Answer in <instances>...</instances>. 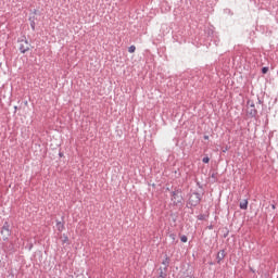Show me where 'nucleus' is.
<instances>
[{
	"label": "nucleus",
	"mask_w": 278,
	"mask_h": 278,
	"mask_svg": "<svg viewBox=\"0 0 278 278\" xmlns=\"http://www.w3.org/2000/svg\"><path fill=\"white\" fill-rule=\"evenodd\" d=\"M28 21H29V22H31V21H33V22H36V16H35V15L29 16Z\"/></svg>",
	"instance_id": "a211bd4d"
},
{
	"label": "nucleus",
	"mask_w": 278,
	"mask_h": 278,
	"mask_svg": "<svg viewBox=\"0 0 278 278\" xmlns=\"http://www.w3.org/2000/svg\"><path fill=\"white\" fill-rule=\"evenodd\" d=\"M33 14H38V10L35 9V10L33 11Z\"/></svg>",
	"instance_id": "393cba45"
},
{
	"label": "nucleus",
	"mask_w": 278,
	"mask_h": 278,
	"mask_svg": "<svg viewBox=\"0 0 278 278\" xmlns=\"http://www.w3.org/2000/svg\"><path fill=\"white\" fill-rule=\"evenodd\" d=\"M203 164H210V156H204L202 159Z\"/></svg>",
	"instance_id": "4468645a"
},
{
	"label": "nucleus",
	"mask_w": 278,
	"mask_h": 278,
	"mask_svg": "<svg viewBox=\"0 0 278 278\" xmlns=\"http://www.w3.org/2000/svg\"><path fill=\"white\" fill-rule=\"evenodd\" d=\"M56 229H58V231L62 232V230L65 229L64 222L56 219Z\"/></svg>",
	"instance_id": "1a4fd4ad"
},
{
	"label": "nucleus",
	"mask_w": 278,
	"mask_h": 278,
	"mask_svg": "<svg viewBox=\"0 0 278 278\" xmlns=\"http://www.w3.org/2000/svg\"><path fill=\"white\" fill-rule=\"evenodd\" d=\"M169 237H170L173 240H175V235L172 233Z\"/></svg>",
	"instance_id": "bb28decb"
},
{
	"label": "nucleus",
	"mask_w": 278,
	"mask_h": 278,
	"mask_svg": "<svg viewBox=\"0 0 278 278\" xmlns=\"http://www.w3.org/2000/svg\"><path fill=\"white\" fill-rule=\"evenodd\" d=\"M197 186H199V188H202L201 182H197Z\"/></svg>",
	"instance_id": "c85d7f7f"
},
{
	"label": "nucleus",
	"mask_w": 278,
	"mask_h": 278,
	"mask_svg": "<svg viewBox=\"0 0 278 278\" xmlns=\"http://www.w3.org/2000/svg\"><path fill=\"white\" fill-rule=\"evenodd\" d=\"M14 248V245L13 244H11V249H13Z\"/></svg>",
	"instance_id": "2f4dec72"
},
{
	"label": "nucleus",
	"mask_w": 278,
	"mask_h": 278,
	"mask_svg": "<svg viewBox=\"0 0 278 278\" xmlns=\"http://www.w3.org/2000/svg\"><path fill=\"white\" fill-rule=\"evenodd\" d=\"M216 260H217V264H220V262L225 260V250H222L217 253Z\"/></svg>",
	"instance_id": "6e6552de"
},
{
	"label": "nucleus",
	"mask_w": 278,
	"mask_h": 278,
	"mask_svg": "<svg viewBox=\"0 0 278 278\" xmlns=\"http://www.w3.org/2000/svg\"><path fill=\"white\" fill-rule=\"evenodd\" d=\"M262 74L263 75H266L267 73H268V66H264V67H262Z\"/></svg>",
	"instance_id": "2eb2a0df"
},
{
	"label": "nucleus",
	"mask_w": 278,
	"mask_h": 278,
	"mask_svg": "<svg viewBox=\"0 0 278 278\" xmlns=\"http://www.w3.org/2000/svg\"><path fill=\"white\" fill-rule=\"evenodd\" d=\"M77 278H86L84 275H78Z\"/></svg>",
	"instance_id": "a878e982"
},
{
	"label": "nucleus",
	"mask_w": 278,
	"mask_h": 278,
	"mask_svg": "<svg viewBox=\"0 0 278 278\" xmlns=\"http://www.w3.org/2000/svg\"><path fill=\"white\" fill-rule=\"evenodd\" d=\"M207 229H210V230L214 229V225L207 226Z\"/></svg>",
	"instance_id": "412c9836"
},
{
	"label": "nucleus",
	"mask_w": 278,
	"mask_h": 278,
	"mask_svg": "<svg viewBox=\"0 0 278 278\" xmlns=\"http://www.w3.org/2000/svg\"><path fill=\"white\" fill-rule=\"evenodd\" d=\"M200 203H201V193L194 191L189 197V205H191V207H197V205H199Z\"/></svg>",
	"instance_id": "39448f33"
},
{
	"label": "nucleus",
	"mask_w": 278,
	"mask_h": 278,
	"mask_svg": "<svg viewBox=\"0 0 278 278\" xmlns=\"http://www.w3.org/2000/svg\"><path fill=\"white\" fill-rule=\"evenodd\" d=\"M128 53H136V46H130L128 48Z\"/></svg>",
	"instance_id": "9b49d317"
},
{
	"label": "nucleus",
	"mask_w": 278,
	"mask_h": 278,
	"mask_svg": "<svg viewBox=\"0 0 278 278\" xmlns=\"http://www.w3.org/2000/svg\"><path fill=\"white\" fill-rule=\"evenodd\" d=\"M180 241L184 243L188 242V237L186 235L180 236Z\"/></svg>",
	"instance_id": "ddd939ff"
},
{
	"label": "nucleus",
	"mask_w": 278,
	"mask_h": 278,
	"mask_svg": "<svg viewBox=\"0 0 278 278\" xmlns=\"http://www.w3.org/2000/svg\"><path fill=\"white\" fill-rule=\"evenodd\" d=\"M211 177H212V179H216V174L213 173V174L211 175Z\"/></svg>",
	"instance_id": "4be33fe9"
},
{
	"label": "nucleus",
	"mask_w": 278,
	"mask_h": 278,
	"mask_svg": "<svg viewBox=\"0 0 278 278\" xmlns=\"http://www.w3.org/2000/svg\"><path fill=\"white\" fill-rule=\"evenodd\" d=\"M239 207H240V210H249V200L244 199L243 201H241L239 203Z\"/></svg>",
	"instance_id": "0eeeda50"
},
{
	"label": "nucleus",
	"mask_w": 278,
	"mask_h": 278,
	"mask_svg": "<svg viewBox=\"0 0 278 278\" xmlns=\"http://www.w3.org/2000/svg\"><path fill=\"white\" fill-rule=\"evenodd\" d=\"M0 264H1V260H0Z\"/></svg>",
	"instance_id": "473e14b6"
},
{
	"label": "nucleus",
	"mask_w": 278,
	"mask_h": 278,
	"mask_svg": "<svg viewBox=\"0 0 278 278\" xmlns=\"http://www.w3.org/2000/svg\"><path fill=\"white\" fill-rule=\"evenodd\" d=\"M63 244L68 243V236L63 235V240H62Z\"/></svg>",
	"instance_id": "dca6fc26"
},
{
	"label": "nucleus",
	"mask_w": 278,
	"mask_h": 278,
	"mask_svg": "<svg viewBox=\"0 0 278 278\" xmlns=\"http://www.w3.org/2000/svg\"><path fill=\"white\" fill-rule=\"evenodd\" d=\"M247 114L250 118H257V109H255V102L248 100L247 102Z\"/></svg>",
	"instance_id": "20e7f679"
},
{
	"label": "nucleus",
	"mask_w": 278,
	"mask_h": 278,
	"mask_svg": "<svg viewBox=\"0 0 278 278\" xmlns=\"http://www.w3.org/2000/svg\"><path fill=\"white\" fill-rule=\"evenodd\" d=\"M29 24H30L31 30L36 31V22L31 21V22H29Z\"/></svg>",
	"instance_id": "f8f14e48"
},
{
	"label": "nucleus",
	"mask_w": 278,
	"mask_h": 278,
	"mask_svg": "<svg viewBox=\"0 0 278 278\" xmlns=\"http://www.w3.org/2000/svg\"><path fill=\"white\" fill-rule=\"evenodd\" d=\"M250 270H251L252 273H255V270H253V268H250Z\"/></svg>",
	"instance_id": "7c9ffc66"
},
{
	"label": "nucleus",
	"mask_w": 278,
	"mask_h": 278,
	"mask_svg": "<svg viewBox=\"0 0 278 278\" xmlns=\"http://www.w3.org/2000/svg\"><path fill=\"white\" fill-rule=\"evenodd\" d=\"M203 139H204V140H210V136L204 135V136H203Z\"/></svg>",
	"instance_id": "aec40b11"
},
{
	"label": "nucleus",
	"mask_w": 278,
	"mask_h": 278,
	"mask_svg": "<svg viewBox=\"0 0 278 278\" xmlns=\"http://www.w3.org/2000/svg\"><path fill=\"white\" fill-rule=\"evenodd\" d=\"M18 42V51L23 54L27 53V51H30L31 49V43L27 40L26 36H23L22 38L17 39Z\"/></svg>",
	"instance_id": "f03ea898"
},
{
	"label": "nucleus",
	"mask_w": 278,
	"mask_h": 278,
	"mask_svg": "<svg viewBox=\"0 0 278 278\" xmlns=\"http://www.w3.org/2000/svg\"><path fill=\"white\" fill-rule=\"evenodd\" d=\"M14 110H15V112H16V110H18V106H14Z\"/></svg>",
	"instance_id": "c756f323"
},
{
	"label": "nucleus",
	"mask_w": 278,
	"mask_h": 278,
	"mask_svg": "<svg viewBox=\"0 0 278 278\" xmlns=\"http://www.w3.org/2000/svg\"><path fill=\"white\" fill-rule=\"evenodd\" d=\"M59 157H64V153L60 152Z\"/></svg>",
	"instance_id": "5701e85b"
},
{
	"label": "nucleus",
	"mask_w": 278,
	"mask_h": 278,
	"mask_svg": "<svg viewBox=\"0 0 278 278\" xmlns=\"http://www.w3.org/2000/svg\"><path fill=\"white\" fill-rule=\"evenodd\" d=\"M271 210H277V206L275 204H271Z\"/></svg>",
	"instance_id": "b1692460"
},
{
	"label": "nucleus",
	"mask_w": 278,
	"mask_h": 278,
	"mask_svg": "<svg viewBox=\"0 0 278 278\" xmlns=\"http://www.w3.org/2000/svg\"><path fill=\"white\" fill-rule=\"evenodd\" d=\"M160 275H159V277L157 278H166L167 277V274H166V270H164V269H162V268H160Z\"/></svg>",
	"instance_id": "9d476101"
},
{
	"label": "nucleus",
	"mask_w": 278,
	"mask_h": 278,
	"mask_svg": "<svg viewBox=\"0 0 278 278\" xmlns=\"http://www.w3.org/2000/svg\"><path fill=\"white\" fill-rule=\"evenodd\" d=\"M258 104H262V100L260 98H257Z\"/></svg>",
	"instance_id": "cd10ccee"
},
{
	"label": "nucleus",
	"mask_w": 278,
	"mask_h": 278,
	"mask_svg": "<svg viewBox=\"0 0 278 278\" xmlns=\"http://www.w3.org/2000/svg\"><path fill=\"white\" fill-rule=\"evenodd\" d=\"M0 233L2 236L3 242H8V240H10V236H12V229H10L9 222L3 223Z\"/></svg>",
	"instance_id": "7ed1b4c3"
},
{
	"label": "nucleus",
	"mask_w": 278,
	"mask_h": 278,
	"mask_svg": "<svg viewBox=\"0 0 278 278\" xmlns=\"http://www.w3.org/2000/svg\"><path fill=\"white\" fill-rule=\"evenodd\" d=\"M170 201L174 207H184V190L179 187H175L173 191H170Z\"/></svg>",
	"instance_id": "f257e3e1"
},
{
	"label": "nucleus",
	"mask_w": 278,
	"mask_h": 278,
	"mask_svg": "<svg viewBox=\"0 0 278 278\" xmlns=\"http://www.w3.org/2000/svg\"><path fill=\"white\" fill-rule=\"evenodd\" d=\"M162 265L165 266L163 270H168V266H170V257H168L167 254H165V260L162 262Z\"/></svg>",
	"instance_id": "423d86ee"
},
{
	"label": "nucleus",
	"mask_w": 278,
	"mask_h": 278,
	"mask_svg": "<svg viewBox=\"0 0 278 278\" xmlns=\"http://www.w3.org/2000/svg\"><path fill=\"white\" fill-rule=\"evenodd\" d=\"M31 249H34V243H30L28 247V251H31Z\"/></svg>",
	"instance_id": "6ab92c4d"
},
{
	"label": "nucleus",
	"mask_w": 278,
	"mask_h": 278,
	"mask_svg": "<svg viewBox=\"0 0 278 278\" xmlns=\"http://www.w3.org/2000/svg\"><path fill=\"white\" fill-rule=\"evenodd\" d=\"M198 220H205V215L204 214L198 215Z\"/></svg>",
	"instance_id": "f3484780"
}]
</instances>
